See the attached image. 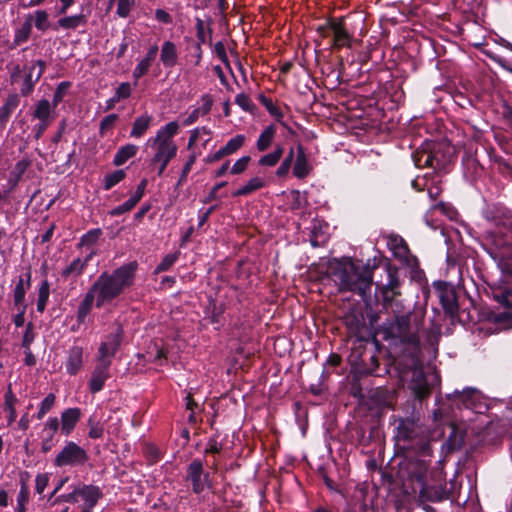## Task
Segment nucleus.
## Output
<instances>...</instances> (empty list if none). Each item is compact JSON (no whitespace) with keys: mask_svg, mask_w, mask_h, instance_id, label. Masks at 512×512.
I'll return each mask as SVG.
<instances>
[{"mask_svg":"<svg viewBox=\"0 0 512 512\" xmlns=\"http://www.w3.org/2000/svg\"><path fill=\"white\" fill-rule=\"evenodd\" d=\"M32 29H33V15L28 14L25 17V20L22 23V25L15 30L14 38H13L10 48L14 49V48L26 43L31 36Z\"/></svg>","mask_w":512,"mask_h":512,"instance_id":"29","label":"nucleus"},{"mask_svg":"<svg viewBox=\"0 0 512 512\" xmlns=\"http://www.w3.org/2000/svg\"><path fill=\"white\" fill-rule=\"evenodd\" d=\"M442 308L450 317H455L460 309V297H468L472 302L467 290H436Z\"/></svg>","mask_w":512,"mask_h":512,"instance_id":"15","label":"nucleus"},{"mask_svg":"<svg viewBox=\"0 0 512 512\" xmlns=\"http://www.w3.org/2000/svg\"><path fill=\"white\" fill-rule=\"evenodd\" d=\"M84 350L81 346L73 345L67 351L65 368L69 375H76L83 367Z\"/></svg>","mask_w":512,"mask_h":512,"instance_id":"22","label":"nucleus"},{"mask_svg":"<svg viewBox=\"0 0 512 512\" xmlns=\"http://www.w3.org/2000/svg\"><path fill=\"white\" fill-rule=\"evenodd\" d=\"M144 455L150 464H154L162 458L161 450L152 443L145 445Z\"/></svg>","mask_w":512,"mask_h":512,"instance_id":"50","label":"nucleus"},{"mask_svg":"<svg viewBox=\"0 0 512 512\" xmlns=\"http://www.w3.org/2000/svg\"><path fill=\"white\" fill-rule=\"evenodd\" d=\"M86 23V17L83 14L67 16L60 18L57 25L53 26L54 30H57V26L63 29H76L78 26Z\"/></svg>","mask_w":512,"mask_h":512,"instance_id":"40","label":"nucleus"},{"mask_svg":"<svg viewBox=\"0 0 512 512\" xmlns=\"http://www.w3.org/2000/svg\"><path fill=\"white\" fill-rule=\"evenodd\" d=\"M136 268L137 264L135 262L125 264L114 271L108 283L101 285L100 280H98L91 288H122L123 286H130L133 283Z\"/></svg>","mask_w":512,"mask_h":512,"instance_id":"9","label":"nucleus"},{"mask_svg":"<svg viewBox=\"0 0 512 512\" xmlns=\"http://www.w3.org/2000/svg\"><path fill=\"white\" fill-rule=\"evenodd\" d=\"M118 118L119 116L114 113L105 116L100 122V134L104 135L106 131L111 129L118 120Z\"/></svg>","mask_w":512,"mask_h":512,"instance_id":"57","label":"nucleus"},{"mask_svg":"<svg viewBox=\"0 0 512 512\" xmlns=\"http://www.w3.org/2000/svg\"><path fill=\"white\" fill-rule=\"evenodd\" d=\"M402 271L390 261L378 264L364 263L351 258L333 259L327 262L325 271L320 278L322 285L333 282L338 288H397L403 285Z\"/></svg>","mask_w":512,"mask_h":512,"instance_id":"1","label":"nucleus"},{"mask_svg":"<svg viewBox=\"0 0 512 512\" xmlns=\"http://www.w3.org/2000/svg\"><path fill=\"white\" fill-rule=\"evenodd\" d=\"M54 109L53 105L47 99H41L35 105L33 117L38 120L50 121L51 113Z\"/></svg>","mask_w":512,"mask_h":512,"instance_id":"41","label":"nucleus"},{"mask_svg":"<svg viewBox=\"0 0 512 512\" xmlns=\"http://www.w3.org/2000/svg\"><path fill=\"white\" fill-rule=\"evenodd\" d=\"M250 156H243L238 159L231 168L232 174H241L247 168L248 163L250 162Z\"/></svg>","mask_w":512,"mask_h":512,"instance_id":"62","label":"nucleus"},{"mask_svg":"<svg viewBox=\"0 0 512 512\" xmlns=\"http://www.w3.org/2000/svg\"><path fill=\"white\" fill-rule=\"evenodd\" d=\"M125 177H126V172L122 169L106 174L103 179L104 190H106V191L110 190L115 185L120 183Z\"/></svg>","mask_w":512,"mask_h":512,"instance_id":"45","label":"nucleus"},{"mask_svg":"<svg viewBox=\"0 0 512 512\" xmlns=\"http://www.w3.org/2000/svg\"><path fill=\"white\" fill-rule=\"evenodd\" d=\"M60 428L59 418L49 417L44 423L40 432L41 451L43 453L50 452L59 442L57 433Z\"/></svg>","mask_w":512,"mask_h":512,"instance_id":"16","label":"nucleus"},{"mask_svg":"<svg viewBox=\"0 0 512 512\" xmlns=\"http://www.w3.org/2000/svg\"><path fill=\"white\" fill-rule=\"evenodd\" d=\"M508 241L504 235L490 231L486 233L481 245L491 258L494 259Z\"/></svg>","mask_w":512,"mask_h":512,"instance_id":"23","label":"nucleus"},{"mask_svg":"<svg viewBox=\"0 0 512 512\" xmlns=\"http://www.w3.org/2000/svg\"><path fill=\"white\" fill-rule=\"evenodd\" d=\"M378 365V358L375 355H371L369 357V363L366 364V367L364 368V372L366 374L379 376L380 374L377 372Z\"/></svg>","mask_w":512,"mask_h":512,"instance_id":"64","label":"nucleus"},{"mask_svg":"<svg viewBox=\"0 0 512 512\" xmlns=\"http://www.w3.org/2000/svg\"><path fill=\"white\" fill-rule=\"evenodd\" d=\"M264 181L259 177L251 178L246 185L233 193L234 197L246 196L264 187Z\"/></svg>","mask_w":512,"mask_h":512,"instance_id":"43","label":"nucleus"},{"mask_svg":"<svg viewBox=\"0 0 512 512\" xmlns=\"http://www.w3.org/2000/svg\"><path fill=\"white\" fill-rule=\"evenodd\" d=\"M482 216L495 226H511L512 215L510 210L501 203H488L482 210Z\"/></svg>","mask_w":512,"mask_h":512,"instance_id":"14","label":"nucleus"},{"mask_svg":"<svg viewBox=\"0 0 512 512\" xmlns=\"http://www.w3.org/2000/svg\"><path fill=\"white\" fill-rule=\"evenodd\" d=\"M310 172V167L308 164L307 157L304 152V148L302 145H298L297 147V156L293 168V174L299 178H305Z\"/></svg>","mask_w":512,"mask_h":512,"instance_id":"32","label":"nucleus"},{"mask_svg":"<svg viewBox=\"0 0 512 512\" xmlns=\"http://www.w3.org/2000/svg\"><path fill=\"white\" fill-rule=\"evenodd\" d=\"M49 482V476L46 473L37 474L35 478V490L38 494H42Z\"/></svg>","mask_w":512,"mask_h":512,"instance_id":"63","label":"nucleus"},{"mask_svg":"<svg viewBox=\"0 0 512 512\" xmlns=\"http://www.w3.org/2000/svg\"><path fill=\"white\" fill-rule=\"evenodd\" d=\"M493 296L504 308L507 309V311L499 313L496 319H512V290H501L500 294H493Z\"/></svg>","mask_w":512,"mask_h":512,"instance_id":"35","label":"nucleus"},{"mask_svg":"<svg viewBox=\"0 0 512 512\" xmlns=\"http://www.w3.org/2000/svg\"><path fill=\"white\" fill-rule=\"evenodd\" d=\"M93 255L94 252H90L84 259L79 257L74 259L65 269H63L62 276L64 278H70L81 274Z\"/></svg>","mask_w":512,"mask_h":512,"instance_id":"34","label":"nucleus"},{"mask_svg":"<svg viewBox=\"0 0 512 512\" xmlns=\"http://www.w3.org/2000/svg\"><path fill=\"white\" fill-rule=\"evenodd\" d=\"M431 157V144H429L426 148L416 150L412 153L413 162L415 166L419 168H431Z\"/></svg>","mask_w":512,"mask_h":512,"instance_id":"39","label":"nucleus"},{"mask_svg":"<svg viewBox=\"0 0 512 512\" xmlns=\"http://www.w3.org/2000/svg\"><path fill=\"white\" fill-rule=\"evenodd\" d=\"M384 339L399 340L406 345L403 355L396 362V369L402 382H408L416 398L422 400L430 394L431 387L426 379L416 330L408 316H397L384 328Z\"/></svg>","mask_w":512,"mask_h":512,"instance_id":"2","label":"nucleus"},{"mask_svg":"<svg viewBox=\"0 0 512 512\" xmlns=\"http://www.w3.org/2000/svg\"><path fill=\"white\" fill-rule=\"evenodd\" d=\"M111 362L96 358V366L94 367L91 378L88 382L89 391L93 394L100 392L105 385L107 379L110 378Z\"/></svg>","mask_w":512,"mask_h":512,"instance_id":"18","label":"nucleus"},{"mask_svg":"<svg viewBox=\"0 0 512 512\" xmlns=\"http://www.w3.org/2000/svg\"><path fill=\"white\" fill-rule=\"evenodd\" d=\"M101 233V229L99 228L92 229L82 236L81 243L89 245L95 244L99 239Z\"/></svg>","mask_w":512,"mask_h":512,"instance_id":"61","label":"nucleus"},{"mask_svg":"<svg viewBox=\"0 0 512 512\" xmlns=\"http://www.w3.org/2000/svg\"><path fill=\"white\" fill-rule=\"evenodd\" d=\"M185 481L190 483L192 492L197 495L212 487L210 473L204 470V462L200 458H195L188 464Z\"/></svg>","mask_w":512,"mask_h":512,"instance_id":"6","label":"nucleus"},{"mask_svg":"<svg viewBox=\"0 0 512 512\" xmlns=\"http://www.w3.org/2000/svg\"><path fill=\"white\" fill-rule=\"evenodd\" d=\"M365 302L366 306L371 310L382 311L387 310L392 300L399 293L397 290H356Z\"/></svg>","mask_w":512,"mask_h":512,"instance_id":"7","label":"nucleus"},{"mask_svg":"<svg viewBox=\"0 0 512 512\" xmlns=\"http://www.w3.org/2000/svg\"><path fill=\"white\" fill-rule=\"evenodd\" d=\"M155 148L156 152L151 159L152 164H157L160 159H173L176 154L178 147L176 143H166V144H150Z\"/></svg>","mask_w":512,"mask_h":512,"instance_id":"31","label":"nucleus"},{"mask_svg":"<svg viewBox=\"0 0 512 512\" xmlns=\"http://www.w3.org/2000/svg\"><path fill=\"white\" fill-rule=\"evenodd\" d=\"M62 502H65V503H77V499H76V486H73V489L71 492L69 493H65V494H61L59 496H56L54 498V500L51 502V505H57L59 503H62Z\"/></svg>","mask_w":512,"mask_h":512,"instance_id":"55","label":"nucleus"},{"mask_svg":"<svg viewBox=\"0 0 512 512\" xmlns=\"http://www.w3.org/2000/svg\"><path fill=\"white\" fill-rule=\"evenodd\" d=\"M330 28L333 34V46L337 49H340L344 46L349 45V41L351 39L350 34L344 26L342 19H331L330 20Z\"/></svg>","mask_w":512,"mask_h":512,"instance_id":"24","label":"nucleus"},{"mask_svg":"<svg viewBox=\"0 0 512 512\" xmlns=\"http://www.w3.org/2000/svg\"><path fill=\"white\" fill-rule=\"evenodd\" d=\"M33 71L34 67L30 68L29 73L26 75L24 82L21 87V95L22 96H28L34 89V85L39 80H36V77L33 79Z\"/></svg>","mask_w":512,"mask_h":512,"instance_id":"52","label":"nucleus"},{"mask_svg":"<svg viewBox=\"0 0 512 512\" xmlns=\"http://www.w3.org/2000/svg\"><path fill=\"white\" fill-rule=\"evenodd\" d=\"M19 104L20 97L16 93L8 95V97L5 99L3 105L0 107V132L6 128L11 115L19 106Z\"/></svg>","mask_w":512,"mask_h":512,"instance_id":"26","label":"nucleus"},{"mask_svg":"<svg viewBox=\"0 0 512 512\" xmlns=\"http://www.w3.org/2000/svg\"><path fill=\"white\" fill-rule=\"evenodd\" d=\"M447 397H452L458 407L463 406L478 414H483L488 410V404L484 396L475 388L467 387L462 391L455 390L452 394L447 395Z\"/></svg>","mask_w":512,"mask_h":512,"instance_id":"5","label":"nucleus"},{"mask_svg":"<svg viewBox=\"0 0 512 512\" xmlns=\"http://www.w3.org/2000/svg\"><path fill=\"white\" fill-rule=\"evenodd\" d=\"M178 259V253L167 254L157 265L155 272H163L168 270Z\"/></svg>","mask_w":512,"mask_h":512,"instance_id":"54","label":"nucleus"},{"mask_svg":"<svg viewBox=\"0 0 512 512\" xmlns=\"http://www.w3.org/2000/svg\"><path fill=\"white\" fill-rule=\"evenodd\" d=\"M158 50L159 49H158L157 45H152L149 48L148 52L146 53L145 57L134 68L133 73H132V76L135 80L134 86H136L138 83V80L148 72L151 64L156 59Z\"/></svg>","mask_w":512,"mask_h":512,"instance_id":"28","label":"nucleus"},{"mask_svg":"<svg viewBox=\"0 0 512 512\" xmlns=\"http://www.w3.org/2000/svg\"><path fill=\"white\" fill-rule=\"evenodd\" d=\"M387 244L388 247L393 251L394 256L401 260V263L406 262L408 257H414L410 254V250L406 241L399 235H390L388 237Z\"/></svg>","mask_w":512,"mask_h":512,"instance_id":"27","label":"nucleus"},{"mask_svg":"<svg viewBox=\"0 0 512 512\" xmlns=\"http://www.w3.org/2000/svg\"><path fill=\"white\" fill-rule=\"evenodd\" d=\"M179 131V124L176 121H171L165 126L161 127L155 137L148 139V144H166L175 143L173 137L177 135Z\"/></svg>","mask_w":512,"mask_h":512,"instance_id":"25","label":"nucleus"},{"mask_svg":"<svg viewBox=\"0 0 512 512\" xmlns=\"http://www.w3.org/2000/svg\"><path fill=\"white\" fill-rule=\"evenodd\" d=\"M89 460L87 451L74 441H66L57 453L53 464L56 467H77L86 464Z\"/></svg>","mask_w":512,"mask_h":512,"instance_id":"4","label":"nucleus"},{"mask_svg":"<svg viewBox=\"0 0 512 512\" xmlns=\"http://www.w3.org/2000/svg\"><path fill=\"white\" fill-rule=\"evenodd\" d=\"M258 100L260 101V103L266 108V110L269 112V114L273 117H275V119L279 122H281V118L283 117V113L281 112V110L276 107L272 100L268 97H266L264 94H260L258 96Z\"/></svg>","mask_w":512,"mask_h":512,"instance_id":"46","label":"nucleus"},{"mask_svg":"<svg viewBox=\"0 0 512 512\" xmlns=\"http://www.w3.org/2000/svg\"><path fill=\"white\" fill-rule=\"evenodd\" d=\"M235 102L245 111L250 112L255 107L250 98L244 93L238 94L235 98Z\"/></svg>","mask_w":512,"mask_h":512,"instance_id":"60","label":"nucleus"},{"mask_svg":"<svg viewBox=\"0 0 512 512\" xmlns=\"http://www.w3.org/2000/svg\"><path fill=\"white\" fill-rule=\"evenodd\" d=\"M136 206V204L134 203L133 200H131L130 198L125 201L123 204L113 208L109 214L111 216H119V215H122L126 212H129L131 211L134 207Z\"/></svg>","mask_w":512,"mask_h":512,"instance_id":"58","label":"nucleus"},{"mask_svg":"<svg viewBox=\"0 0 512 512\" xmlns=\"http://www.w3.org/2000/svg\"><path fill=\"white\" fill-rule=\"evenodd\" d=\"M276 135V126L270 124L267 126L259 135L256 143L258 151L264 152L272 145L274 137Z\"/></svg>","mask_w":512,"mask_h":512,"instance_id":"36","label":"nucleus"},{"mask_svg":"<svg viewBox=\"0 0 512 512\" xmlns=\"http://www.w3.org/2000/svg\"><path fill=\"white\" fill-rule=\"evenodd\" d=\"M283 153H284V148L281 145H277L273 152L263 155L259 159L258 165L265 166V167H273L279 162V160L283 156Z\"/></svg>","mask_w":512,"mask_h":512,"instance_id":"42","label":"nucleus"},{"mask_svg":"<svg viewBox=\"0 0 512 512\" xmlns=\"http://www.w3.org/2000/svg\"><path fill=\"white\" fill-rule=\"evenodd\" d=\"M415 457H408L406 463L401 469L403 477L411 482V488L419 490L421 495L428 492L427 471L429 458L432 454L431 445L427 440H419V449L416 450Z\"/></svg>","mask_w":512,"mask_h":512,"instance_id":"3","label":"nucleus"},{"mask_svg":"<svg viewBox=\"0 0 512 512\" xmlns=\"http://www.w3.org/2000/svg\"><path fill=\"white\" fill-rule=\"evenodd\" d=\"M70 86H71V83L68 81L60 82L57 85V87L54 91L53 99H52V103H51L53 105V108H56L63 101Z\"/></svg>","mask_w":512,"mask_h":512,"instance_id":"49","label":"nucleus"},{"mask_svg":"<svg viewBox=\"0 0 512 512\" xmlns=\"http://www.w3.org/2000/svg\"><path fill=\"white\" fill-rule=\"evenodd\" d=\"M33 15V21L36 29L45 32L51 28L49 14L46 10H36Z\"/></svg>","mask_w":512,"mask_h":512,"instance_id":"44","label":"nucleus"},{"mask_svg":"<svg viewBox=\"0 0 512 512\" xmlns=\"http://www.w3.org/2000/svg\"><path fill=\"white\" fill-rule=\"evenodd\" d=\"M121 290H90L84 300L78 307L77 321L78 323H84L87 315L89 314L93 301L95 299V293L97 292L96 306L101 307L105 302L111 301L116 298Z\"/></svg>","mask_w":512,"mask_h":512,"instance_id":"8","label":"nucleus"},{"mask_svg":"<svg viewBox=\"0 0 512 512\" xmlns=\"http://www.w3.org/2000/svg\"><path fill=\"white\" fill-rule=\"evenodd\" d=\"M397 439L403 441V448L406 450L419 449V440H426L423 437L418 438L416 424L408 418H400L397 426Z\"/></svg>","mask_w":512,"mask_h":512,"instance_id":"10","label":"nucleus"},{"mask_svg":"<svg viewBox=\"0 0 512 512\" xmlns=\"http://www.w3.org/2000/svg\"><path fill=\"white\" fill-rule=\"evenodd\" d=\"M208 305L205 309L206 319L211 324L215 325V329L219 330L225 324L224 312L226 309L224 301L218 295L217 290H211V293L207 295Z\"/></svg>","mask_w":512,"mask_h":512,"instance_id":"11","label":"nucleus"},{"mask_svg":"<svg viewBox=\"0 0 512 512\" xmlns=\"http://www.w3.org/2000/svg\"><path fill=\"white\" fill-rule=\"evenodd\" d=\"M30 499V491L27 484V480L21 476L20 478V490L17 495V505L15 508L16 512H26V505Z\"/></svg>","mask_w":512,"mask_h":512,"instance_id":"38","label":"nucleus"},{"mask_svg":"<svg viewBox=\"0 0 512 512\" xmlns=\"http://www.w3.org/2000/svg\"><path fill=\"white\" fill-rule=\"evenodd\" d=\"M244 142V135H236L235 137L231 138L222 148L225 151L226 155L228 156L236 152L239 148H241Z\"/></svg>","mask_w":512,"mask_h":512,"instance_id":"51","label":"nucleus"},{"mask_svg":"<svg viewBox=\"0 0 512 512\" xmlns=\"http://www.w3.org/2000/svg\"><path fill=\"white\" fill-rule=\"evenodd\" d=\"M56 397L53 393H49L40 403L39 410L35 417L38 420L44 418V416L53 408Z\"/></svg>","mask_w":512,"mask_h":512,"instance_id":"47","label":"nucleus"},{"mask_svg":"<svg viewBox=\"0 0 512 512\" xmlns=\"http://www.w3.org/2000/svg\"><path fill=\"white\" fill-rule=\"evenodd\" d=\"M103 493L98 486L95 485H76V499L80 505L81 512H92Z\"/></svg>","mask_w":512,"mask_h":512,"instance_id":"12","label":"nucleus"},{"mask_svg":"<svg viewBox=\"0 0 512 512\" xmlns=\"http://www.w3.org/2000/svg\"><path fill=\"white\" fill-rule=\"evenodd\" d=\"M132 86L129 82H123L115 89L114 95L117 99L125 100L131 96Z\"/></svg>","mask_w":512,"mask_h":512,"instance_id":"56","label":"nucleus"},{"mask_svg":"<svg viewBox=\"0 0 512 512\" xmlns=\"http://www.w3.org/2000/svg\"><path fill=\"white\" fill-rule=\"evenodd\" d=\"M152 121L153 116L148 113H144L137 117L133 122L130 137L141 138L149 129Z\"/></svg>","mask_w":512,"mask_h":512,"instance_id":"33","label":"nucleus"},{"mask_svg":"<svg viewBox=\"0 0 512 512\" xmlns=\"http://www.w3.org/2000/svg\"><path fill=\"white\" fill-rule=\"evenodd\" d=\"M87 425L89 427L88 437L91 439H99L103 436L104 429L94 415L90 416Z\"/></svg>","mask_w":512,"mask_h":512,"instance_id":"48","label":"nucleus"},{"mask_svg":"<svg viewBox=\"0 0 512 512\" xmlns=\"http://www.w3.org/2000/svg\"><path fill=\"white\" fill-rule=\"evenodd\" d=\"M81 417L82 411L78 407H71L62 411L59 418L61 434L69 436L76 428Z\"/></svg>","mask_w":512,"mask_h":512,"instance_id":"21","label":"nucleus"},{"mask_svg":"<svg viewBox=\"0 0 512 512\" xmlns=\"http://www.w3.org/2000/svg\"><path fill=\"white\" fill-rule=\"evenodd\" d=\"M178 60L176 45L171 41H165L161 47L160 61L165 68H172Z\"/></svg>","mask_w":512,"mask_h":512,"instance_id":"30","label":"nucleus"},{"mask_svg":"<svg viewBox=\"0 0 512 512\" xmlns=\"http://www.w3.org/2000/svg\"><path fill=\"white\" fill-rule=\"evenodd\" d=\"M402 271L401 280L405 277L410 278L411 285H417L420 288H428V281L424 271L419 266L418 259L414 257H408L407 261L402 263L401 267H398Z\"/></svg>","mask_w":512,"mask_h":512,"instance_id":"17","label":"nucleus"},{"mask_svg":"<svg viewBox=\"0 0 512 512\" xmlns=\"http://www.w3.org/2000/svg\"><path fill=\"white\" fill-rule=\"evenodd\" d=\"M138 151V147L134 144H126L120 147L113 159V164L115 166L123 165L127 160L134 157Z\"/></svg>","mask_w":512,"mask_h":512,"instance_id":"37","label":"nucleus"},{"mask_svg":"<svg viewBox=\"0 0 512 512\" xmlns=\"http://www.w3.org/2000/svg\"><path fill=\"white\" fill-rule=\"evenodd\" d=\"M122 334L123 330L121 327H118L115 332L110 333L105 341L101 343L96 358L108 360L112 363V359L121 345Z\"/></svg>","mask_w":512,"mask_h":512,"instance_id":"19","label":"nucleus"},{"mask_svg":"<svg viewBox=\"0 0 512 512\" xmlns=\"http://www.w3.org/2000/svg\"><path fill=\"white\" fill-rule=\"evenodd\" d=\"M196 159H197V155H196L195 153H192V154L188 157V159H187V161H186L185 165H184V166H183V168H182L181 175H180V177H179V179H178V182H177V185H176L177 187L181 186V185L186 181L187 176H188L189 172H190V171H191V169H192V166H193V165L195 164V162H196Z\"/></svg>","mask_w":512,"mask_h":512,"instance_id":"53","label":"nucleus"},{"mask_svg":"<svg viewBox=\"0 0 512 512\" xmlns=\"http://www.w3.org/2000/svg\"><path fill=\"white\" fill-rule=\"evenodd\" d=\"M134 4V0H118L117 3V15L126 18L131 10L132 5Z\"/></svg>","mask_w":512,"mask_h":512,"instance_id":"59","label":"nucleus"},{"mask_svg":"<svg viewBox=\"0 0 512 512\" xmlns=\"http://www.w3.org/2000/svg\"><path fill=\"white\" fill-rule=\"evenodd\" d=\"M493 260L497 262L506 284H512V241H508Z\"/></svg>","mask_w":512,"mask_h":512,"instance_id":"20","label":"nucleus"},{"mask_svg":"<svg viewBox=\"0 0 512 512\" xmlns=\"http://www.w3.org/2000/svg\"><path fill=\"white\" fill-rule=\"evenodd\" d=\"M431 168L447 173L454 157V150L447 144H431Z\"/></svg>","mask_w":512,"mask_h":512,"instance_id":"13","label":"nucleus"}]
</instances>
